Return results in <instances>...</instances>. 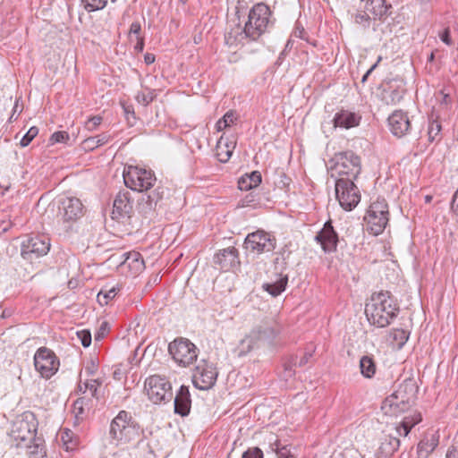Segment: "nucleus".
Wrapping results in <instances>:
<instances>
[{
    "label": "nucleus",
    "mask_w": 458,
    "mask_h": 458,
    "mask_svg": "<svg viewBox=\"0 0 458 458\" xmlns=\"http://www.w3.org/2000/svg\"><path fill=\"white\" fill-rule=\"evenodd\" d=\"M270 15L271 11L267 4L263 3L256 4L250 10L248 21L245 22L243 29L237 27L225 34L226 43L233 45L241 42L243 38L258 39L268 28Z\"/></svg>",
    "instance_id": "obj_1"
},
{
    "label": "nucleus",
    "mask_w": 458,
    "mask_h": 458,
    "mask_svg": "<svg viewBox=\"0 0 458 458\" xmlns=\"http://www.w3.org/2000/svg\"><path fill=\"white\" fill-rule=\"evenodd\" d=\"M399 312V308L391 298L389 292L373 293L365 305V315L370 325L377 327H387Z\"/></svg>",
    "instance_id": "obj_2"
},
{
    "label": "nucleus",
    "mask_w": 458,
    "mask_h": 458,
    "mask_svg": "<svg viewBox=\"0 0 458 458\" xmlns=\"http://www.w3.org/2000/svg\"><path fill=\"white\" fill-rule=\"evenodd\" d=\"M139 423L126 411H120L110 423V437L118 444H127L140 436Z\"/></svg>",
    "instance_id": "obj_3"
},
{
    "label": "nucleus",
    "mask_w": 458,
    "mask_h": 458,
    "mask_svg": "<svg viewBox=\"0 0 458 458\" xmlns=\"http://www.w3.org/2000/svg\"><path fill=\"white\" fill-rule=\"evenodd\" d=\"M414 397V386L411 383L402 384L383 401L381 409L386 415L398 416L410 409Z\"/></svg>",
    "instance_id": "obj_4"
},
{
    "label": "nucleus",
    "mask_w": 458,
    "mask_h": 458,
    "mask_svg": "<svg viewBox=\"0 0 458 458\" xmlns=\"http://www.w3.org/2000/svg\"><path fill=\"white\" fill-rule=\"evenodd\" d=\"M38 421L30 411H25L13 422L10 437L13 445L23 448V445L32 442L36 437Z\"/></svg>",
    "instance_id": "obj_5"
},
{
    "label": "nucleus",
    "mask_w": 458,
    "mask_h": 458,
    "mask_svg": "<svg viewBox=\"0 0 458 458\" xmlns=\"http://www.w3.org/2000/svg\"><path fill=\"white\" fill-rule=\"evenodd\" d=\"M277 334L278 330L270 324L257 326L240 342L239 355H245L263 344H270Z\"/></svg>",
    "instance_id": "obj_6"
},
{
    "label": "nucleus",
    "mask_w": 458,
    "mask_h": 458,
    "mask_svg": "<svg viewBox=\"0 0 458 458\" xmlns=\"http://www.w3.org/2000/svg\"><path fill=\"white\" fill-rule=\"evenodd\" d=\"M123 177L126 187L140 192L152 188L157 181L155 174L150 169L137 165L125 167Z\"/></svg>",
    "instance_id": "obj_7"
},
{
    "label": "nucleus",
    "mask_w": 458,
    "mask_h": 458,
    "mask_svg": "<svg viewBox=\"0 0 458 458\" xmlns=\"http://www.w3.org/2000/svg\"><path fill=\"white\" fill-rule=\"evenodd\" d=\"M332 167V176L337 174L340 177L356 180L361 171L360 158L353 151H343L335 155Z\"/></svg>",
    "instance_id": "obj_8"
},
{
    "label": "nucleus",
    "mask_w": 458,
    "mask_h": 458,
    "mask_svg": "<svg viewBox=\"0 0 458 458\" xmlns=\"http://www.w3.org/2000/svg\"><path fill=\"white\" fill-rule=\"evenodd\" d=\"M368 231L373 235H379L389 221L388 205L385 199L377 198L373 201L365 216Z\"/></svg>",
    "instance_id": "obj_9"
},
{
    "label": "nucleus",
    "mask_w": 458,
    "mask_h": 458,
    "mask_svg": "<svg viewBox=\"0 0 458 458\" xmlns=\"http://www.w3.org/2000/svg\"><path fill=\"white\" fill-rule=\"evenodd\" d=\"M169 354L181 367L191 365L198 358V348L187 338L179 337L168 345Z\"/></svg>",
    "instance_id": "obj_10"
},
{
    "label": "nucleus",
    "mask_w": 458,
    "mask_h": 458,
    "mask_svg": "<svg viewBox=\"0 0 458 458\" xmlns=\"http://www.w3.org/2000/svg\"><path fill=\"white\" fill-rule=\"evenodd\" d=\"M335 195L340 206L347 210H352L360 201V194L354 180L340 177L335 182Z\"/></svg>",
    "instance_id": "obj_11"
},
{
    "label": "nucleus",
    "mask_w": 458,
    "mask_h": 458,
    "mask_svg": "<svg viewBox=\"0 0 458 458\" xmlns=\"http://www.w3.org/2000/svg\"><path fill=\"white\" fill-rule=\"evenodd\" d=\"M148 399L155 404L169 402L173 397L172 386L165 377L152 375L145 381Z\"/></svg>",
    "instance_id": "obj_12"
},
{
    "label": "nucleus",
    "mask_w": 458,
    "mask_h": 458,
    "mask_svg": "<svg viewBox=\"0 0 458 458\" xmlns=\"http://www.w3.org/2000/svg\"><path fill=\"white\" fill-rule=\"evenodd\" d=\"M276 246V238L263 230L249 233L244 241V248L257 255L272 252Z\"/></svg>",
    "instance_id": "obj_13"
},
{
    "label": "nucleus",
    "mask_w": 458,
    "mask_h": 458,
    "mask_svg": "<svg viewBox=\"0 0 458 458\" xmlns=\"http://www.w3.org/2000/svg\"><path fill=\"white\" fill-rule=\"evenodd\" d=\"M34 366L42 377L50 378L58 370L59 360L52 350L40 347L34 355Z\"/></svg>",
    "instance_id": "obj_14"
},
{
    "label": "nucleus",
    "mask_w": 458,
    "mask_h": 458,
    "mask_svg": "<svg viewBox=\"0 0 458 458\" xmlns=\"http://www.w3.org/2000/svg\"><path fill=\"white\" fill-rule=\"evenodd\" d=\"M217 371L213 363L202 360L196 366L192 382L196 388L200 390L210 389L216 382Z\"/></svg>",
    "instance_id": "obj_15"
},
{
    "label": "nucleus",
    "mask_w": 458,
    "mask_h": 458,
    "mask_svg": "<svg viewBox=\"0 0 458 458\" xmlns=\"http://www.w3.org/2000/svg\"><path fill=\"white\" fill-rule=\"evenodd\" d=\"M49 249L47 238L41 235L30 236L21 243V255L25 259L32 260L46 255Z\"/></svg>",
    "instance_id": "obj_16"
},
{
    "label": "nucleus",
    "mask_w": 458,
    "mask_h": 458,
    "mask_svg": "<svg viewBox=\"0 0 458 458\" xmlns=\"http://www.w3.org/2000/svg\"><path fill=\"white\" fill-rule=\"evenodd\" d=\"M83 215L81 201L74 197H64L59 199L58 216L63 222H74Z\"/></svg>",
    "instance_id": "obj_17"
},
{
    "label": "nucleus",
    "mask_w": 458,
    "mask_h": 458,
    "mask_svg": "<svg viewBox=\"0 0 458 458\" xmlns=\"http://www.w3.org/2000/svg\"><path fill=\"white\" fill-rule=\"evenodd\" d=\"M387 121L389 130L395 137L402 138L411 131L410 118L408 114L403 110L393 112Z\"/></svg>",
    "instance_id": "obj_18"
},
{
    "label": "nucleus",
    "mask_w": 458,
    "mask_h": 458,
    "mask_svg": "<svg viewBox=\"0 0 458 458\" xmlns=\"http://www.w3.org/2000/svg\"><path fill=\"white\" fill-rule=\"evenodd\" d=\"M315 241L318 242L325 252H333L336 250L338 243V234L332 225L331 220L324 224L323 228L315 236Z\"/></svg>",
    "instance_id": "obj_19"
},
{
    "label": "nucleus",
    "mask_w": 458,
    "mask_h": 458,
    "mask_svg": "<svg viewBox=\"0 0 458 458\" xmlns=\"http://www.w3.org/2000/svg\"><path fill=\"white\" fill-rule=\"evenodd\" d=\"M215 264L228 271L240 265L239 253L236 248L229 247L220 250L214 258Z\"/></svg>",
    "instance_id": "obj_20"
},
{
    "label": "nucleus",
    "mask_w": 458,
    "mask_h": 458,
    "mask_svg": "<svg viewBox=\"0 0 458 458\" xmlns=\"http://www.w3.org/2000/svg\"><path fill=\"white\" fill-rule=\"evenodd\" d=\"M360 121L361 114L360 113L344 109L337 112L333 119L335 127H340L346 130L359 126Z\"/></svg>",
    "instance_id": "obj_21"
},
{
    "label": "nucleus",
    "mask_w": 458,
    "mask_h": 458,
    "mask_svg": "<svg viewBox=\"0 0 458 458\" xmlns=\"http://www.w3.org/2000/svg\"><path fill=\"white\" fill-rule=\"evenodd\" d=\"M438 443L439 435L437 431L427 432L418 444V458H429V455L437 448Z\"/></svg>",
    "instance_id": "obj_22"
},
{
    "label": "nucleus",
    "mask_w": 458,
    "mask_h": 458,
    "mask_svg": "<svg viewBox=\"0 0 458 458\" xmlns=\"http://www.w3.org/2000/svg\"><path fill=\"white\" fill-rule=\"evenodd\" d=\"M174 412L182 417L190 413L191 407V399L189 387L181 386L174 398Z\"/></svg>",
    "instance_id": "obj_23"
},
{
    "label": "nucleus",
    "mask_w": 458,
    "mask_h": 458,
    "mask_svg": "<svg viewBox=\"0 0 458 458\" xmlns=\"http://www.w3.org/2000/svg\"><path fill=\"white\" fill-rule=\"evenodd\" d=\"M113 207L114 214H117L121 216L129 215L132 210V202L131 201L130 193L128 191L118 192L114 200Z\"/></svg>",
    "instance_id": "obj_24"
},
{
    "label": "nucleus",
    "mask_w": 458,
    "mask_h": 458,
    "mask_svg": "<svg viewBox=\"0 0 458 458\" xmlns=\"http://www.w3.org/2000/svg\"><path fill=\"white\" fill-rule=\"evenodd\" d=\"M163 193V189L157 188L152 192L143 195L140 203L142 210L147 213L155 209L157 202L162 199Z\"/></svg>",
    "instance_id": "obj_25"
},
{
    "label": "nucleus",
    "mask_w": 458,
    "mask_h": 458,
    "mask_svg": "<svg viewBox=\"0 0 458 458\" xmlns=\"http://www.w3.org/2000/svg\"><path fill=\"white\" fill-rule=\"evenodd\" d=\"M420 413L415 412L411 416L404 417L403 421L395 427L398 437H407L411 429L421 421Z\"/></svg>",
    "instance_id": "obj_26"
},
{
    "label": "nucleus",
    "mask_w": 458,
    "mask_h": 458,
    "mask_svg": "<svg viewBox=\"0 0 458 458\" xmlns=\"http://www.w3.org/2000/svg\"><path fill=\"white\" fill-rule=\"evenodd\" d=\"M261 174L259 171H253L239 179L238 187L241 191H249L258 187L261 183Z\"/></svg>",
    "instance_id": "obj_27"
},
{
    "label": "nucleus",
    "mask_w": 458,
    "mask_h": 458,
    "mask_svg": "<svg viewBox=\"0 0 458 458\" xmlns=\"http://www.w3.org/2000/svg\"><path fill=\"white\" fill-rule=\"evenodd\" d=\"M367 2V10L372 13L379 20L386 16L391 4H386V0H365Z\"/></svg>",
    "instance_id": "obj_28"
},
{
    "label": "nucleus",
    "mask_w": 458,
    "mask_h": 458,
    "mask_svg": "<svg viewBox=\"0 0 458 458\" xmlns=\"http://www.w3.org/2000/svg\"><path fill=\"white\" fill-rule=\"evenodd\" d=\"M23 448L27 449V454L29 458H45L46 450L43 445V441L36 437L32 439V442L23 445Z\"/></svg>",
    "instance_id": "obj_29"
},
{
    "label": "nucleus",
    "mask_w": 458,
    "mask_h": 458,
    "mask_svg": "<svg viewBox=\"0 0 458 458\" xmlns=\"http://www.w3.org/2000/svg\"><path fill=\"white\" fill-rule=\"evenodd\" d=\"M235 148L234 141H226L223 142V138H221L216 146V157L218 160L222 163L227 162L232 157L233 148Z\"/></svg>",
    "instance_id": "obj_30"
},
{
    "label": "nucleus",
    "mask_w": 458,
    "mask_h": 458,
    "mask_svg": "<svg viewBox=\"0 0 458 458\" xmlns=\"http://www.w3.org/2000/svg\"><path fill=\"white\" fill-rule=\"evenodd\" d=\"M111 140V136L107 132H103L96 136L88 137L82 142L86 150H94L95 148L105 145Z\"/></svg>",
    "instance_id": "obj_31"
},
{
    "label": "nucleus",
    "mask_w": 458,
    "mask_h": 458,
    "mask_svg": "<svg viewBox=\"0 0 458 458\" xmlns=\"http://www.w3.org/2000/svg\"><path fill=\"white\" fill-rule=\"evenodd\" d=\"M287 282L288 276L281 275L280 277L276 282L264 284L263 288L269 294H271L274 297H276L285 290Z\"/></svg>",
    "instance_id": "obj_32"
},
{
    "label": "nucleus",
    "mask_w": 458,
    "mask_h": 458,
    "mask_svg": "<svg viewBox=\"0 0 458 458\" xmlns=\"http://www.w3.org/2000/svg\"><path fill=\"white\" fill-rule=\"evenodd\" d=\"M361 374L368 378L372 377L376 372V364L371 357L363 356L360 360Z\"/></svg>",
    "instance_id": "obj_33"
},
{
    "label": "nucleus",
    "mask_w": 458,
    "mask_h": 458,
    "mask_svg": "<svg viewBox=\"0 0 458 458\" xmlns=\"http://www.w3.org/2000/svg\"><path fill=\"white\" fill-rule=\"evenodd\" d=\"M392 344L402 348L409 339V332L404 329L394 328L389 334Z\"/></svg>",
    "instance_id": "obj_34"
},
{
    "label": "nucleus",
    "mask_w": 458,
    "mask_h": 458,
    "mask_svg": "<svg viewBox=\"0 0 458 458\" xmlns=\"http://www.w3.org/2000/svg\"><path fill=\"white\" fill-rule=\"evenodd\" d=\"M400 440L397 437L389 436L388 439H386L379 447L381 453H384L388 457L392 455L399 447Z\"/></svg>",
    "instance_id": "obj_35"
},
{
    "label": "nucleus",
    "mask_w": 458,
    "mask_h": 458,
    "mask_svg": "<svg viewBox=\"0 0 458 458\" xmlns=\"http://www.w3.org/2000/svg\"><path fill=\"white\" fill-rule=\"evenodd\" d=\"M237 120L236 113L233 110L227 111L222 118H220L216 124V130L221 131L227 127H230Z\"/></svg>",
    "instance_id": "obj_36"
},
{
    "label": "nucleus",
    "mask_w": 458,
    "mask_h": 458,
    "mask_svg": "<svg viewBox=\"0 0 458 458\" xmlns=\"http://www.w3.org/2000/svg\"><path fill=\"white\" fill-rule=\"evenodd\" d=\"M101 385H102V380L100 378L90 379V380L87 379L84 382L83 394H85L89 390L93 398L99 400L100 394H99L98 388Z\"/></svg>",
    "instance_id": "obj_37"
},
{
    "label": "nucleus",
    "mask_w": 458,
    "mask_h": 458,
    "mask_svg": "<svg viewBox=\"0 0 458 458\" xmlns=\"http://www.w3.org/2000/svg\"><path fill=\"white\" fill-rule=\"evenodd\" d=\"M441 123L437 119H431L428 127V137L430 142L440 140Z\"/></svg>",
    "instance_id": "obj_38"
},
{
    "label": "nucleus",
    "mask_w": 458,
    "mask_h": 458,
    "mask_svg": "<svg viewBox=\"0 0 458 458\" xmlns=\"http://www.w3.org/2000/svg\"><path fill=\"white\" fill-rule=\"evenodd\" d=\"M112 3H115L116 0H110ZM108 0H81L85 10L88 13L102 10L107 4Z\"/></svg>",
    "instance_id": "obj_39"
},
{
    "label": "nucleus",
    "mask_w": 458,
    "mask_h": 458,
    "mask_svg": "<svg viewBox=\"0 0 458 458\" xmlns=\"http://www.w3.org/2000/svg\"><path fill=\"white\" fill-rule=\"evenodd\" d=\"M123 255L126 256L124 263H128L129 267L133 265L138 270L144 267V260L139 252L124 253Z\"/></svg>",
    "instance_id": "obj_40"
},
{
    "label": "nucleus",
    "mask_w": 458,
    "mask_h": 458,
    "mask_svg": "<svg viewBox=\"0 0 458 458\" xmlns=\"http://www.w3.org/2000/svg\"><path fill=\"white\" fill-rule=\"evenodd\" d=\"M117 292L118 290L115 287L109 290H101L97 296L98 303L102 306L108 304L109 301L116 296Z\"/></svg>",
    "instance_id": "obj_41"
},
{
    "label": "nucleus",
    "mask_w": 458,
    "mask_h": 458,
    "mask_svg": "<svg viewBox=\"0 0 458 458\" xmlns=\"http://www.w3.org/2000/svg\"><path fill=\"white\" fill-rule=\"evenodd\" d=\"M272 450H274L278 458H293L291 454V448L288 445H284L279 440H276L271 445Z\"/></svg>",
    "instance_id": "obj_42"
},
{
    "label": "nucleus",
    "mask_w": 458,
    "mask_h": 458,
    "mask_svg": "<svg viewBox=\"0 0 458 458\" xmlns=\"http://www.w3.org/2000/svg\"><path fill=\"white\" fill-rule=\"evenodd\" d=\"M370 17L365 12L357 13L354 16V22L363 29H367L370 26Z\"/></svg>",
    "instance_id": "obj_43"
},
{
    "label": "nucleus",
    "mask_w": 458,
    "mask_h": 458,
    "mask_svg": "<svg viewBox=\"0 0 458 458\" xmlns=\"http://www.w3.org/2000/svg\"><path fill=\"white\" fill-rule=\"evenodd\" d=\"M38 129L35 126L29 129L20 141L21 147H27L32 140L38 135Z\"/></svg>",
    "instance_id": "obj_44"
},
{
    "label": "nucleus",
    "mask_w": 458,
    "mask_h": 458,
    "mask_svg": "<svg viewBox=\"0 0 458 458\" xmlns=\"http://www.w3.org/2000/svg\"><path fill=\"white\" fill-rule=\"evenodd\" d=\"M154 99V94L151 91L148 92H138L136 100L139 104L146 106Z\"/></svg>",
    "instance_id": "obj_45"
},
{
    "label": "nucleus",
    "mask_w": 458,
    "mask_h": 458,
    "mask_svg": "<svg viewBox=\"0 0 458 458\" xmlns=\"http://www.w3.org/2000/svg\"><path fill=\"white\" fill-rule=\"evenodd\" d=\"M77 336L83 347H89L91 344V334L89 330H81L77 332Z\"/></svg>",
    "instance_id": "obj_46"
},
{
    "label": "nucleus",
    "mask_w": 458,
    "mask_h": 458,
    "mask_svg": "<svg viewBox=\"0 0 458 458\" xmlns=\"http://www.w3.org/2000/svg\"><path fill=\"white\" fill-rule=\"evenodd\" d=\"M102 117L101 116H93L88 119V121L85 123V129L89 131H95L98 126L101 123Z\"/></svg>",
    "instance_id": "obj_47"
},
{
    "label": "nucleus",
    "mask_w": 458,
    "mask_h": 458,
    "mask_svg": "<svg viewBox=\"0 0 458 458\" xmlns=\"http://www.w3.org/2000/svg\"><path fill=\"white\" fill-rule=\"evenodd\" d=\"M242 458H264L263 452L259 447L249 448L242 454Z\"/></svg>",
    "instance_id": "obj_48"
},
{
    "label": "nucleus",
    "mask_w": 458,
    "mask_h": 458,
    "mask_svg": "<svg viewBox=\"0 0 458 458\" xmlns=\"http://www.w3.org/2000/svg\"><path fill=\"white\" fill-rule=\"evenodd\" d=\"M67 140H69V134L66 131H55L50 138L54 143L65 142Z\"/></svg>",
    "instance_id": "obj_49"
},
{
    "label": "nucleus",
    "mask_w": 458,
    "mask_h": 458,
    "mask_svg": "<svg viewBox=\"0 0 458 458\" xmlns=\"http://www.w3.org/2000/svg\"><path fill=\"white\" fill-rule=\"evenodd\" d=\"M438 37L441 39V41L445 45H453V40L451 38V31L449 28H445L441 33L438 34Z\"/></svg>",
    "instance_id": "obj_50"
},
{
    "label": "nucleus",
    "mask_w": 458,
    "mask_h": 458,
    "mask_svg": "<svg viewBox=\"0 0 458 458\" xmlns=\"http://www.w3.org/2000/svg\"><path fill=\"white\" fill-rule=\"evenodd\" d=\"M451 210L455 216H458V189L455 191V192L453 195V198L451 200Z\"/></svg>",
    "instance_id": "obj_51"
},
{
    "label": "nucleus",
    "mask_w": 458,
    "mask_h": 458,
    "mask_svg": "<svg viewBox=\"0 0 458 458\" xmlns=\"http://www.w3.org/2000/svg\"><path fill=\"white\" fill-rule=\"evenodd\" d=\"M21 111H22V107L19 106V102H18V100H16L15 104L13 106V114H11L9 121L12 122L13 120H16L17 116H14L15 114L18 113V114H20L21 113Z\"/></svg>",
    "instance_id": "obj_52"
},
{
    "label": "nucleus",
    "mask_w": 458,
    "mask_h": 458,
    "mask_svg": "<svg viewBox=\"0 0 458 458\" xmlns=\"http://www.w3.org/2000/svg\"><path fill=\"white\" fill-rule=\"evenodd\" d=\"M140 30H141V26L140 24V22L138 21H134L131 24V27H130V34H134L136 35L137 37H139V34L140 32Z\"/></svg>",
    "instance_id": "obj_53"
},
{
    "label": "nucleus",
    "mask_w": 458,
    "mask_h": 458,
    "mask_svg": "<svg viewBox=\"0 0 458 458\" xmlns=\"http://www.w3.org/2000/svg\"><path fill=\"white\" fill-rule=\"evenodd\" d=\"M390 98L392 103H397L403 98V96L397 89H394L390 93Z\"/></svg>",
    "instance_id": "obj_54"
},
{
    "label": "nucleus",
    "mask_w": 458,
    "mask_h": 458,
    "mask_svg": "<svg viewBox=\"0 0 458 458\" xmlns=\"http://www.w3.org/2000/svg\"><path fill=\"white\" fill-rule=\"evenodd\" d=\"M106 323H103L99 328V331L95 335V340L100 341L103 338V335L106 330Z\"/></svg>",
    "instance_id": "obj_55"
},
{
    "label": "nucleus",
    "mask_w": 458,
    "mask_h": 458,
    "mask_svg": "<svg viewBox=\"0 0 458 458\" xmlns=\"http://www.w3.org/2000/svg\"><path fill=\"white\" fill-rule=\"evenodd\" d=\"M144 48V39L143 38L137 37V42L134 46V49L137 52H142Z\"/></svg>",
    "instance_id": "obj_56"
},
{
    "label": "nucleus",
    "mask_w": 458,
    "mask_h": 458,
    "mask_svg": "<svg viewBox=\"0 0 458 458\" xmlns=\"http://www.w3.org/2000/svg\"><path fill=\"white\" fill-rule=\"evenodd\" d=\"M70 430L66 429L63 434H62V440L64 442V444L66 445V449L68 450L69 448H71L69 446V442H70Z\"/></svg>",
    "instance_id": "obj_57"
},
{
    "label": "nucleus",
    "mask_w": 458,
    "mask_h": 458,
    "mask_svg": "<svg viewBox=\"0 0 458 458\" xmlns=\"http://www.w3.org/2000/svg\"><path fill=\"white\" fill-rule=\"evenodd\" d=\"M382 57L381 56H378L377 58V61L376 62V64H374L370 68L369 70H368V72L363 75L362 77V80L361 81L364 82L367 78L369 77V75L371 73V72L377 66L378 63L381 61Z\"/></svg>",
    "instance_id": "obj_58"
},
{
    "label": "nucleus",
    "mask_w": 458,
    "mask_h": 458,
    "mask_svg": "<svg viewBox=\"0 0 458 458\" xmlns=\"http://www.w3.org/2000/svg\"><path fill=\"white\" fill-rule=\"evenodd\" d=\"M446 458H458V446L449 449L446 453Z\"/></svg>",
    "instance_id": "obj_59"
},
{
    "label": "nucleus",
    "mask_w": 458,
    "mask_h": 458,
    "mask_svg": "<svg viewBox=\"0 0 458 458\" xmlns=\"http://www.w3.org/2000/svg\"><path fill=\"white\" fill-rule=\"evenodd\" d=\"M96 370H97V366L94 362L91 363V366H87L85 368V372L88 374V376L94 375Z\"/></svg>",
    "instance_id": "obj_60"
},
{
    "label": "nucleus",
    "mask_w": 458,
    "mask_h": 458,
    "mask_svg": "<svg viewBox=\"0 0 458 458\" xmlns=\"http://www.w3.org/2000/svg\"><path fill=\"white\" fill-rule=\"evenodd\" d=\"M155 55L153 54H150V53H147L145 54L144 55V62L146 63V64H151L155 62Z\"/></svg>",
    "instance_id": "obj_61"
},
{
    "label": "nucleus",
    "mask_w": 458,
    "mask_h": 458,
    "mask_svg": "<svg viewBox=\"0 0 458 458\" xmlns=\"http://www.w3.org/2000/svg\"><path fill=\"white\" fill-rule=\"evenodd\" d=\"M312 356V353L311 352H306L302 358H301L300 360V362H299V366H303L305 365L308 361H309V359Z\"/></svg>",
    "instance_id": "obj_62"
},
{
    "label": "nucleus",
    "mask_w": 458,
    "mask_h": 458,
    "mask_svg": "<svg viewBox=\"0 0 458 458\" xmlns=\"http://www.w3.org/2000/svg\"><path fill=\"white\" fill-rule=\"evenodd\" d=\"M442 95H443V98H442L441 104H445V106H447L450 102V97L448 94L442 93Z\"/></svg>",
    "instance_id": "obj_63"
},
{
    "label": "nucleus",
    "mask_w": 458,
    "mask_h": 458,
    "mask_svg": "<svg viewBox=\"0 0 458 458\" xmlns=\"http://www.w3.org/2000/svg\"><path fill=\"white\" fill-rule=\"evenodd\" d=\"M78 389L80 392L83 393V390H84V383H80L79 386H78Z\"/></svg>",
    "instance_id": "obj_64"
}]
</instances>
